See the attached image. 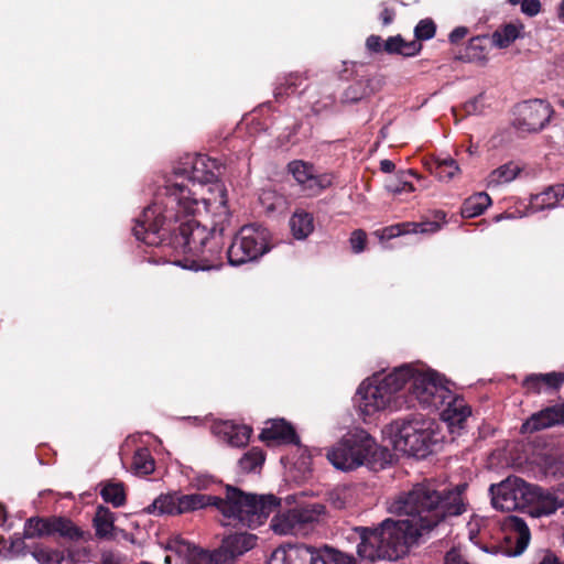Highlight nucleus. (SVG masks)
Returning <instances> with one entry per match:
<instances>
[{
  "instance_id": "nucleus-1",
  "label": "nucleus",
  "mask_w": 564,
  "mask_h": 564,
  "mask_svg": "<svg viewBox=\"0 0 564 564\" xmlns=\"http://www.w3.org/2000/svg\"><path fill=\"white\" fill-rule=\"evenodd\" d=\"M210 159L205 154H185L173 166L172 175L166 180L164 192L156 196L155 202L144 208L132 228L137 240L148 246L170 247L177 253L185 254L182 260L171 261L173 264L192 271H209L210 249L207 243L212 231L202 226L193 215L198 205L208 207V199L193 197L195 193L186 182L194 186H209L212 182Z\"/></svg>"
},
{
  "instance_id": "nucleus-2",
  "label": "nucleus",
  "mask_w": 564,
  "mask_h": 564,
  "mask_svg": "<svg viewBox=\"0 0 564 564\" xmlns=\"http://www.w3.org/2000/svg\"><path fill=\"white\" fill-rule=\"evenodd\" d=\"M466 485L453 489H437L432 481L416 484L399 495L389 506V511L406 518L386 519L377 528L357 527L354 531L360 542L357 554L368 561H394L406 554L410 545L433 530L446 517L462 514L465 503L462 497Z\"/></svg>"
},
{
  "instance_id": "nucleus-3",
  "label": "nucleus",
  "mask_w": 564,
  "mask_h": 564,
  "mask_svg": "<svg viewBox=\"0 0 564 564\" xmlns=\"http://www.w3.org/2000/svg\"><path fill=\"white\" fill-rule=\"evenodd\" d=\"M217 490L214 508L221 513L223 525L257 528L280 506V499L274 495L245 494L221 482Z\"/></svg>"
},
{
  "instance_id": "nucleus-4",
  "label": "nucleus",
  "mask_w": 564,
  "mask_h": 564,
  "mask_svg": "<svg viewBox=\"0 0 564 564\" xmlns=\"http://www.w3.org/2000/svg\"><path fill=\"white\" fill-rule=\"evenodd\" d=\"M433 425L422 415L393 421L389 430L394 448L406 455L424 457L431 445L437 442Z\"/></svg>"
},
{
  "instance_id": "nucleus-5",
  "label": "nucleus",
  "mask_w": 564,
  "mask_h": 564,
  "mask_svg": "<svg viewBox=\"0 0 564 564\" xmlns=\"http://www.w3.org/2000/svg\"><path fill=\"white\" fill-rule=\"evenodd\" d=\"M406 368H395L386 376H373L358 388V406L370 415L389 406L394 395L405 386L409 376Z\"/></svg>"
},
{
  "instance_id": "nucleus-6",
  "label": "nucleus",
  "mask_w": 564,
  "mask_h": 564,
  "mask_svg": "<svg viewBox=\"0 0 564 564\" xmlns=\"http://www.w3.org/2000/svg\"><path fill=\"white\" fill-rule=\"evenodd\" d=\"M378 451L375 440L367 432L358 431L344 436L326 456L335 468L347 471L361 465L372 466Z\"/></svg>"
},
{
  "instance_id": "nucleus-7",
  "label": "nucleus",
  "mask_w": 564,
  "mask_h": 564,
  "mask_svg": "<svg viewBox=\"0 0 564 564\" xmlns=\"http://www.w3.org/2000/svg\"><path fill=\"white\" fill-rule=\"evenodd\" d=\"M270 234L261 225L243 226L228 248L227 257L231 265L253 261L269 250Z\"/></svg>"
},
{
  "instance_id": "nucleus-8",
  "label": "nucleus",
  "mask_w": 564,
  "mask_h": 564,
  "mask_svg": "<svg viewBox=\"0 0 564 564\" xmlns=\"http://www.w3.org/2000/svg\"><path fill=\"white\" fill-rule=\"evenodd\" d=\"M400 368H406L409 370L405 384H409L410 393L422 406L438 409L451 398L449 390L437 381L434 372L410 365H404Z\"/></svg>"
},
{
  "instance_id": "nucleus-9",
  "label": "nucleus",
  "mask_w": 564,
  "mask_h": 564,
  "mask_svg": "<svg viewBox=\"0 0 564 564\" xmlns=\"http://www.w3.org/2000/svg\"><path fill=\"white\" fill-rule=\"evenodd\" d=\"M208 506H212L210 495H184L178 490H174L161 494L145 510L148 513L155 516H180L204 509Z\"/></svg>"
},
{
  "instance_id": "nucleus-10",
  "label": "nucleus",
  "mask_w": 564,
  "mask_h": 564,
  "mask_svg": "<svg viewBox=\"0 0 564 564\" xmlns=\"http://www.w3.org/2000/svg\"><path fill=\"white\" fill-rule=\"evenodd\" d=\"M530 488V484L518 477H508L498 485H491L494 508L506 512L525 509L531 497Z\"/></svg>"
},
{
  "instance_id": "nucleus-11",
  "label": "nucleus",
  "mask_w": 564,
  "mask_h": 564,
  "mask_svg": "<svg viewBox=\"0 0 564 564\" xmlns=\"http://www.w3.org/2000/svg\"><path fill=\"white\" fill-rule=\"evenodd\" d=\"M513 126L521 132H539L551 120L552 106L542 99L523 101L516 107Z\"/></svg>"
},
{
  "instance_id": "nucleus-12",
  "label": "nucleus",
  "mask_w": 564,
  "mask_h": 564,
  "mask_svg": "<svg viewBox=\"0 0 564 564\" xmlns=\"http://www.w3.org/2000/svg\"><path fill=\"white\" fill-rule=\"evenodd\" d=\"M288 171L308 195H317L333 184L332 175L317 174L312 164L301 160L290 162Z\"/></svg>"
},
{
  "instance_id": "nucleus-13",
  "label": "nucleus",
  "mask_w": 564,
  "mask_h": 564,
  "mask_svg": "<svg viewBox=\"0 0 564 564\" xmlns=\"http://www.w3.org/2000/svg\"><path fill=\"white\" fill-rule=\"evenodd\" d=\"M268 564H324L318 558V549L305 544L289 545L274 550Z\"/></svg>"
},
{
  "instance_id": "nucleus-14",
  "label": "nucleus",
  "mask_w": 564,
  "mask_h": 564,
  "mask_svg": "<svg viewBox=\"0 0 564 564\" xmlns=\"http://www.w3.org/2000/svg\"><path fill=\"white\" fill-rule=\"evenodd\" d=\"M256 538L251 534L236 532L223 539L221 545L214 550V564H227L238 555L252 549Z\"/></svg>"
},
{
  "instance_id": "nucleus-15",
  "label": "nucleus",
  "mask_w": 564,
  "mask_h": 564,
  "mask_svg": "<svg viewBox=\"0 0 564 564\" xmlns=\"http://www.w3.org/2000/svg\"><path fill=\"white\" fill-rule=\"evenodd\" d=\"M528 509L534 517L550 516L564 505V498L557 494L531 485Z\"/></svg>"
},
{
  "instance_id": "nucleus-16",
  "label": "nucleus",
  "mask_w": 564,
  "mask_h": 564,
  "mask_svg": "<svg viewBox=\"0 0 564 564\" xmlns=\"http://www.w3.org/2000/svg\"><path fill=\"white\" fill-rule=\"evenodd\" d=\"M509 533L506 536L505 553L509 556H518L528 547L531 534L527 523L518 517H510Z\"/></svg>"
},
{
  "instance_id": "nucleus-17",
  "label": "nucleus",
  "mask_w": 564,
  "mask_h": 564,
  "mask_svg": "<svg viewBox=\"0 0 564 564\" xmlns=\"http://www.w3.org/2000/svg\"><path fill=\"white\" fill-rule=\"evenodd\" d=\"M252 430L247 425L235 424L230 421H215L214 434L219 441L232 447H243L248 444Z\"/></svg>"
},
{
  "instance_id": "nucleus-18",
  "label": "nucleus",
  "mask_w": 564,
  "mask_h": 564,
  "mask_svg": "<svg viewBox=\"0 0 564 564\" xmlns=\"http://www.w3.org/2000/svg\"><path fill=\"white\" fill-rule=\"evenodd\" d=\"M564 422V410L558 406L546 408L532 414L521 426L523 433H533Z\"/></svg>"
},
{
  "instance_id": "nucleus-19",
  "label": "nucleus",
  "mask_w": 564,
  "mask_h": 564,
  "mask_svg": "<svg viewBox=\"0 0 564 564\" xmlns=\"http://www.w3.org/2000/svg\"><path fill=\"white\" fill-rule=\"evenodd\" d=\"M260 433V440L267 443L299 444V437L291 424L284 420H272Z\"/></svg>"
},
{
  "instance_id": "nucleus-20",
  "label": "nucleus",
  "mask_w": 564,
  "mask_h": 564,
  "mask_svg": "<svg viewBox=\"0 0 564 564\" xmlns=\"http://www.w3.org/2000/svg\"><path fill=\"white\" fill-rule=\"evenodd\" d=\"M169 549L184 557L186 564H212V552L203 550L181 538L173 539Z\"/></svg>"
},
{
  "instance_id": "nucleus-21",
  "label": "nucleus",
  "mask_w": 564,
  "mask_h": 564,
  "mask_svg": "<svg viewBox=\"0 0 564 564\" xmlns=\"http://www.w3.org/2000/svg\"><path fill=\"white\" fill-rule=\"evenodd\" d=\"M292 510L302 534H306L308 529L319 522L326 512L325 506L319 502L300 505Z\"/></svg>"
},
{
  "instance_id": "nucleus-22",
  "label": "nucleus",
  "mask_w": 564,
  "mask_h": 564,
  "mask_svg": "<svg viewBox=\"0 0 564 564\" xmlns=\"http://www.w3.org/2000/svg\"><path fill=\"white\" fill-rule=\"evenodd\" d=\"M564 383V372L532 373L524 378L522 386L530 392L539 393L542 386L558 389Z\"/></svg>"
},
{
  "instance_id": "nucleus-23",
  "label": "nucleus",
  "mask_w": 564,
  "mask_h": 564,
  "mask_svg": "<svg viewBox=\"0 0 564 564\" xmlns=\"http://www.w3.org/2000/svg\"><path fill=\"white\" fill-rule=\"evenodd\" d=\"M96 536L99 539L115 540V513L107 507L99 506L93 519Z\"/></svg>"
},
{
  "instance_id": "nucleus-24",
  "label": "nucleus",
  "mask_w": 564,
  "mask_h": 564,
  "mask_svg": "<svg viewBox=\"0 0 564 564\" xmlns=\"http://www.w3.org/2000/svg\"><path fill=\"white\" fill-rule=\"evenodd\" d=\"M471 414L470 408L463 399L455 398L447 403V408L442 412V417L449 427H462L466 419Z\"/></svg>"
},
{
  "instance_id": "nucleus-25",
  "label": "nucleus",
  "mask_w": 564,
  "mask_h": 564,
  "mask_svg": "<svg viewBox=\"0 0 564 564\" xmlns=\"http://www.w3.org/2000/svg\"><path fill=\"white\" fill-rule=\"evenodd\" d=\"M218 193L219 205L217 207L218 212L214 216L219 217L218 221H214V231L217 229L223 235L226 227L230 224V210L227 206V189L223 182L218 180H214V194Z\"/></svg>"
},
{
  "instance_id": "nucleus-26",
  "label": "nucleus",
  "mask_w": 564,
  "mask_h": 564,
  "mask_svg": "<svg viewBox=\"0 0 564 564\" xmlns=\"http://www.w3.org/2000/svg\"><path fill=\"white\" fill-rule=\"evenodd\" d=\"M270 527L280 535L302 534L292 509L275 514L271 520Z\"/></svg>"
},
{
  "instance_id": "nucleus-27",
  "label": "nucleus",
  "mask_w": 564,
  "mask_h": 564,
  "mask_svg": "<svg viewBox=\"0 0 564 564\" xmlns=\"http://www.w3.org/2000/svg\"><path fill=\"white\" fill-rule=\"evenodd\" d=\"M422 48L417 41L406 42L401 35L390 36L383 45V51L389 54H400L403 56H414Z\"/></svg>"
},
{
  "instance_id": "nucleus-28",
  "label": "nucleus",
  "mask_w": 564,
  "mask_h": 564,
  "mask_svg": "<svg viewBox=\"0 0 564 564\" xmlns=\"http://www.w3.org/2000/svg\"><path fill=\"white\" fill-rule=\"evenodd\" d=\"M491 205L490 196L480 192L465 199L462 207V216L464 218H474L481 215Z\"/></svg>"
},
{
  "instance_id": "nucleus-29",
  "label": "nucleus",
  "mask_w": 564,
  "mask_h": 564,
  "mask_svg": "<svg viewBox=\"0 0 564 564\" xmlns=\"http://www.w3.org/2000/svg\"><path fill=\"white\" fill-rule=\"evenodd\" d=\"M564 198V184H555L546 187L542 193L532 195L531 203L538 208H553L560 199Z\"/></svg>"
},
{
  "instance_id": "nucleus-30",
  "label": "nucleus",
  "mask_w": 564,
  "mask_h": 564,
  "mask_svg": "<svg viewBox=\"0 0 564 564\" xmlns=\"http://www.w3.org/2000/svg\"><path fill=\"white\" fill-rule=\"evenodd\" d=\"M522 29V24H505L492 33L491 42L499 48H506L510 46L518 37H520V32Z\"/></svg>"
},
{
  "instance_id": "nucleus-31",
  "label": "nucleus",
  "mask_w": 564,
  "mask_h": 564,
  "mask_svg": "<svg viewBox=\"0 0 564 564\" xmlns=\"http://www.w3.org/2000/svg\"><path fill=\"white\" fill-rule=\"evenodd\" d=\"M55 533L70 541H78L83 538V531L69 519L62 517L51 518V534Z\"/></svg>"
},
{
  "instance_id": "nucleus-32",
  "label": "nucleus",
  "mask_w": 564,
  "mask_h": 564,
  "mask_svg": "<svg viewBox=\"0 0 564 564\" xmlns=\"http://www.w3.org/2000/svg\"><path fill=\"white\" fill-rule=\"evenodd\" d=\"M155 462L147 447L138 448L132 457L131 469L135 475L148 476L154 471Z\"/></svg>"
},
{
  "instance_id": "nucleus-33",
  "label": "nucleus",
  "mask_w": 564,
  "mask_h": 564,
  "mask_svg": "<svg viewBox=\"0 0 564 564\" xmlns=\"http://www.w3.org/2000/svg\"><path fill=\"white\" fill-rule=\"evenodd\" d=\"M290 227L296 239H304L314 229L313 216L306 212H296L290 219Z\"/></svg>"
},
{
  "instance_id": "nucleus-34",
  "label": "nucleus",
  "mask_w": 564,
  "mask_h": 564,
  "mask_svg": "<svg viewBox=\"0 0 564 564\" xmlns=\"http://www.w3.org/2000/svg\"><path fill=\"white\" fill-rule=\"evenodd\" d=\"M521 171L522 169L519 164L513 162L506 163L490 173L488 183L494 186L509 183L513 181Z\"/></svg>"
},
{
  "instance_id": "nucleus-35",
  "label": "nucleus",
  "mask_w": 564,
  "mask_h": 564,
  "mask_svg": "<svg viewBox=\"0 0 564 564\" xmlns=\"http://www.w3.org/2000/svg\"><path fill=\"white\" fill-rule=\"evenodd\" d=\"M100 496L105 502L111 503L115 508L121 507L126 502V492L121 482H108L101 490Z\"/></svg>"
},
{
  "instance_id": "nucleus-36",
  "label": "nucleus",
  "mask_w": 564,
  "mask_h": 564,
  "mask_svg": "<svg viewBox=\"0 0 564 564\" xmlns=\"http://www.w3.org/2000/svg\"><path fill=\"white\" fill-rule=\"evenodd\" d=\"M51 535V518H30L24 525V538Z\"/></svg>"
},
{
  "instance_id": "nucleus-37",
  "label": "nucleus",
  "mask_w": 564,
  "mask_h": 564,
  "mask_svg": "<svg viewBox=\"0 0 564 564\" xmlns=\"http://www.w3.org/2000/svg\"><path fill=\"white\" fill-rule=\"evenodd\" d=\"M30 553L39 564H61L65 558L63 552L42 545L35 546Z\"/></svg>"
},
{
  "instance_id": "nucleus-38",
  "label": "nucleus",
  "mask_w": 564,
  "mask_h": 564,
  "mask_svg": "<svg viewBox=\"0 0 564 564\" xmlns=\"http://www.w3.org/2000/svg\"><path fill=\"white\" fill-rule=\"evenodd\" d=\"M431 172L435 174L440 180L451 181L458 172L459 166L454 159L436 160Z\"/></svg>"
},
{
  "instance_id": "nucleus-39",
  "label": "nucleus",
  "mask_w": 564,
  "mask_h": 564,
  "mask_svg": "<svg viewBox=\"0 0 564 564\" xmlns=\"http://www.w3.org/2000/svg\"><path fill=\"white\" fill-rule=\"evenodd\" d=\"M318 558L324 564H356L354 556L327 546L318 550Z\"/></svg>"
},
{
  "instance_id": "nucleus-40",
  "label": "nucleus",
  "mask_w": 564,
  "mask_h": 564,
  "mask_svg": "<svg viewBox=\"0 0 564 564\" xmlns=\"http://www.w3.org/2000/svg\"><path fill=\"white\" fill-rule=\"evenodd\" d=\"M327 501L335 509H344L352 501V491L347 487H337L328 492Z\"/></svg>"
},
{
  "instance_id": "nucleus-41",
  "label": "nucleus",
  "mask_w": 564,
  "mask_h": 564,
  "mask_svg": "<svg viewBox=\"0 0 564 564\" xmlns=\"http://www.w3.org/2000/svg\"><path fill=\"white\" fill-rule=\"evenodd\" d=\"M263 462L264 455L262 451L259 448H251L239 459V466L242 471L250 473L261 466Z\"/></svg>"
},
{
  "instance_id": "nucleus-42",
  "label": "nucleus",
  "mask_w": 564,
  "mask_h": 564,
  "mask_svg": "<svg viewBox=\"0 0 564 564\" xmlns=\"http://www.w3.org/2000/svg\"><path fill=\"white\" fill-rule=\"evenodd\" d=\"M303 79H306L302 74L300 73H290L288 76L284 77V80L280 83L275 89H274V96L276 99H280L290 93H293L297 86V82H302Z\"/></svg>"
},
{
  "instance_id": "nucleus-43",
  "label": "nucleus",
  "mask_w": 564,
  "mask_h": 564,
  "mask_svg": "<svg viewBox=\"0 0 564 564\" xmlns=\"http://www.w3.org/2000/svg\"><path fill=\"white\" fill-rule=\"evenodd\" d=\"M411 172H401L398 175V178L395 180H389L386 184V187L389 192L393 194H401V193H411L414 191V187L412 183L408 181V175H410Z\"/></svg>"
},
{
  "instance_id": "nucleus-44",
  "label": "nucleus",
  "mask_w": 564,
  "mask_h": 564,
  "mask_svg": "<svg viewBox=\"0 0 564 564\" xmlns=\"http://www.w3.org/2000/svg\"><path fill=\"white\" fill-rule=\"evenodd\" d=\"M435 31V23L431 19L421 20L414 30L415 41L430 40L434 36Z\"/></svg>"
},
{
  "instance_id": "nucleus-45",
  "label": "nucleus",
  "mask_w": 564,
  "mask_h": 564,
  "mask_svg": "<svg viewBox=\"0 0 564 564\" xmlns=\"http://www.w3.org/2000/svg\"><path fill=\"white\" fill-rule=\"evenodd\" d=\"M405 234H410L406 223L392 225L376 231L380 240H389Z\"/></svg>"
},
{
  "instance_id": "nucleus-46",
  "label": "nucleus",
  "mask_w": 564,
  "mask_h": 564,
  "mask_svg": "<svg viewBox=\"0 0 564 564\" xmlns=\"http://www.w3.org/2000/svg\"><path fill=\"white\" fill-rule=\"evenodd\" d=\"M409 232L420 234H434L441 229V224L434 221H422V223H406Z\"/></svg>"
},
{
  "instance_id": "nucleus-47",
  "label": "nucleus",
  "mask_w": 564,
  "mask_h": 564,
  "mask_svg": "<svg viewBox=\"0 0 564 564\" xmlns=\"http://www.w3.org/2000/svg\"><path fill=\"white\" fill-rule=\"evenodd\" d=\"M367 236L361 229H356L351 232L349 242L355 253H360L365 250Z\"/></svg>"
},
{
  "instance_id": "nucleus-48",
  "label": "nucleus",
  "mask_w": 564,
  "mask_h": 564,
  "mask_svg": "<svg viewBox=\"0 0 564 564\" xmlns=\"http://www.w3.org/2000/svg\"><path fill=\"white\" fill-rule=\"evenodd\" d=\"M24 539H25L24 536L21 538L18 535H14L12 538L10 547L8 550V552L11 554V556L25 555L29 552L28 546L24 542Z\"/></svg>"
},
{
  "instance_id": "nucleus-49",
  "label": "nucleus",
  "mask_w": 564,
  "mask_h": 564,
  "mask_svg": "<svg viewBox=\"0 0 564 564\" xmlns=\"http://www.w3.org/2000/svg\"><path fill=\"white\" fill-rule=\"evenodd\" d=\"M187 477L191 486L198 490L207 489L212 485V476L207 474H195L194 476L187 474Z\"/></svg>"
},
{
  "instance_id": "nucleus-50",
  "label": "nucleus",
  "mask_w": 564,
  "mask_h": 564,
  "mask_svg": "<svg viewBox=\"0 0 564 564\" xmlns=\"http://www.w3.org/2000/svg\"><path fill=\"white\" fill-rule=\"evenodd\" d=\"M521 11L529 17H535L541 11L540 0H523Z\"/></svg>"
},
{
  "instance_id": "nucleus-51",
  "label": "nucleus",
  "mask_w": 564,
  "mask_h": 564,
  "mask_svg": "<svg viewBox=\"0 0 564 564\" xmlns=\"http://www.w3.org/2000/svg\"><path fill=\"white\" fill-rule=\"evenodd\" d=\"M384 43L379 35H370L366 40V47L373 53H379L383 50Z\"/></svg>"
},
{
  "instance_id": "nucleus-52",
  "label": "nucleus",
  "mask_w": 564,
  "mask_h": 564,
  "mask_svg": "<svg viewBox=\"0 0 564 564\" xmlns=\"http://www.w3.org/2000/svg\"><path fill=\"white\" fill-rule=\"evenodd\" d=\"M482 100V95L475 97L474 99L467 101L464 106V109L467 115H476L481 112L482 108L479 107V102Z\"/></svg>"
},
{
  "instance_id": "nucleus-53",
  "label": "nucleus",
  "mask_w": 564,
  "mask_h": 564,
  "mask_svg": "<svg viewBox=\"0 0 564 564\" xmlns=\"http://www.w3.org/2000/svg\"><path fill=\"white\" fill-rule=\"evenodd\" d=\"M444 564H468V563L463 560V557L456 550H451L445 555Z\"/></svg>"
},
{
  "instance_id": "nucleus-54",
  "label": "nucleus",
  "mask_w": 564,
  "mask_h": 564,
  "mask_svg": "<svg viewBox=\"0 0 564 564\" xmlns=\"http://www.w3.org/2000/svg\"><path fill=\"white\" fill-rule=\"evenodd\" d=\"M467 33H468V29L465 26H458V28L454 29L449 33L451 43H453V44L458 43L460 40H463L467 35Z\"/></svg>"
},
{
  "instance_id": "nucleus-55",
  "label": "nucleus",
  "mask_w": 564,
  "mask_h": 564,
  "mask_svg": "<svg viewBox=\"0 0 564 564\" xmlns=\"http://www.w3.org/2000/svg\"><path fill=\"white\" fill-rule=\"evenodd\" d=\"M395 12L393 9L384 8L380 13V19L383 25H389L394 19Z\"/></svg>"
},
{
  "instance_id": "nucleus-56",
  "label": "nucleus",
  "mask_w": 564,
  "mask_h": 564,
  "mask_svg": "<svg viewBox=\"0 0 564 564\" xmlns=\"http://www.w3.org/2000/svg\"><path fill=\"white\" fill-rule=\"evenodd\" d=\"M395 169V165L390 160H382L380 162V170L384 173H391Z\"/></svg>"
},
{
  "instance_id": "nucleus-57",
  "label": "nucleus",
  "mask_w": 564,
  "mask_h": 564,
  "mask_svg": "<svg viewBox=\"0 0 564 564\" xmlns=\"http://www.w3.org/2000/svg\"><path fill=\"white\" fill-rule=\"evenodd\" d=\"M101 564H121V562L111 553L102 555Z\"/></svg>"
},
{
  "instance_id": "nucleus-58",
  "label": "nucleus",
  "mask_w": 564,
  "mask_h": 564,
  "mask_svg": "<svg viewBox=\"0 0 564 564\" xmlns=\"http://www.w3.org/2000/svg\"><path fill=\"white\" fill-rule=\"evenodd\" d=\"M538 564H557V558L551 553H547Z\"/></svg>"
},
{
  "instance_id": "nucleus-59",
  "label": "nucleus",
  "mask_w": 564,
  "mask_h": 564,
  "mask_svg": "<svg viewBox=\"0 0 564 564\" xmlns=\"http://www.w3.org/2000/svg\"><path fill=\"white\" fill-rule=\"evenodd\" d=\"M557 17L561 21L564 22V0L561 1L557 10Z\"/></svg>"
},
{
  "instance_id": "nucleus-60",
  "label": "nucleus",
  "mask_w": 564,
  "mask_h": 564,
  "mask_svg": "<svg viewBox=\"0 0 564 564\" xmlns=\"http://www.w3.org/2000/svg\"><path fill=\"white\" fill-rule=\"evenodd\" d=\"M480 42L479 37H475L470 41V48H477L479 47L478 43Z\"/></svg>"
},
{
  "instance_id": "nucleus-61",
  "label": "nucleus",
  "mask_w": 564,
  "mask_h": 564,
  "mask_svg": "<svg viewBox=\"0 0 564 564\" xmlns=\"http://www.w3.org/2000/svg\"><path fill=\"white\" fill-rule=\"evenodd\" d=\"M0 516L3 518V521H6L7 512L2 505H0Z\"/></svg>"
},
{
  "instance_id": "nucleus-62",
  "label": "nucleus",
  "mask_w": 564,
  "mask_h": 564,
  "mask_svg": "<svg viewBox=\"0 0 564 564\" xmlns=\"http://www.w3.org/2000/svg\"><path fill=\"white\" fill-rule=\"evenodd\" d=\"M436 218L444 219L445 218V214L443 212H437L436 213Z\"/></svg>"
},
{
  "instance_id": "nucleus-63",
  "label": "nucleus",
  "mask_w": 564,
  "mask_h": 564,
  "mask_svg": "<svg viewBox=\"0 0 564 564\" xmlns=\"http://www.w3.org/2000/svg\"><path fill=\"white\" fill-rule=\"evenodd\" d=\"M187 420H192V421H194L195 423L200 422V419H199L198 416L187 417Z\"/></svg>"
},
{
  "instance_id": "nucleus-64",
  "label": "nucleus",
  "mask_w": 564,
  "mask_h": 564,
  "mask_svg": "<svg viewBox=\"0 0 564 564\" xmlns=\"http://www.w3.org/2000/svg\"><path fill=\"white\" fill-rule=\"evenodd\" d=\"M522 1H523V0H509V2H510L511 4H518V3H520V4H521V2H522Z\"/></svg>"
}]
</instances>
